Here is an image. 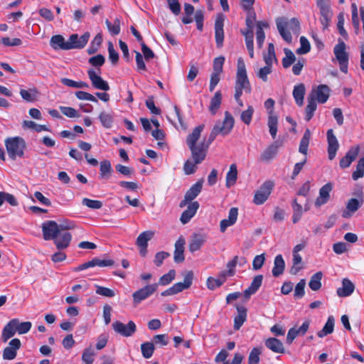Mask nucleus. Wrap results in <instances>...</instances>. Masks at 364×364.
Wrapping results in <instances>:
<instances>
[{
    "label": "nucleus",
    "instance_id": "47",
    "mask_svg": "<svg viewBox=\"0 0 364 364\" xmlns=\"http://www.w3.org/2000/svg\"><path fill=\"white\" fill-rule=\"evenodd\" d=\"M323 273L321 272H317L313 274L309 282V286L312 291H318L321 287V279Z\"/></svg>",
    "mask_w": 364,
    "mask_h": 364
},
{
    "label": "nucleus",
    "instance_id": "37",
    "mask_svg": "<svg viewBox=\"0 0 364 364\" xmlns=\"http://www.w3.org/2000/svg\"><path fill=\"white\" fill-rule=\"evenodd\" d=\"M285 268V262L282 255L275 257L274 261V267L272 269V274L274 277H279L283 274Z\"/></svg>",
    "mask_w": 364,
    "mask_h": 364
},
{
    "label": "nucleus",
    "instance_id": "34",
    "mask_svg": "<svg viewBox=\"0 0 364 364\" xmlns=\"http://www.w3.org/2000/svg\"><path fill=\"white\" fill-rule=\"evenodd\" d=\"M203 129V124L198 125L196 127H195L193 132L187 136L186 144L188 145V147L198 146L196 143L199 139Z\"/></svg>",
    "mask_w": 364,
    "mask_h": 364
},
{
    "label": "nucleus",
    "instance_id": "42",
    "mask_svg": "<svg viewBox=\"0 0 364 364\" xmlns=\"http://www.w3.org/2000/svg\"><path fill=\"white\" fill-rule=\"evenodd\" d=\"M154 235V232L151 230L142 232L136 238V244L138 247H147L148 242L151 240Z\"/></svg>",
    "mask_w": 364,
    "mask_h": 364
},
{
    "label": "nucleus",
    "instance_id": "9",
    "mask_svg": "<svg viewBox=\"0 0 364 364\" xmlns=\"http://www.w3.org/2000/svg\"><path fill=\"white\" fill-rule=\"evenodd\" d=\"M359 198H350L348 200L346 209L342 212L343 218H350L363 204V193L359 194Z\"/></svg>",
    "mask_w": 364,
    "mask_h": 364
},
{
    "label": "nucleus",
    "instance_id": "61",
    "mask_svg": "<svg viewBox=\"0 0 364 364\" xmlns=\"http://www.w3.org/2000/svg\"><path fill=\"white\" fill-rule=\"evenodd\" d=\"M22 126L23 128L34 129L37 132H41L42 131H49V129L46 125L37 124L36 122L31 120H24L23 122Z\"/></svg>",
    "mask_w": 364,
    "mask_h": 364
},
{
    "label": "nucleus",
    "instance_id": "26",
    "mask_svg": "<svg viewBox=\"0 0 364 364\" xmlns=\"http://www.w3.org/2000/svg\"><path fill=\"white\" fill-rule=\"evenodd\" d=\"M236 309L237 315L234 318L233 328L235 331H238L247 319V310L243 305H237Z\"/></svg>",
    "mask_w": 364,
    "mask_h": 364
},
{
    "label": "nucleus",
    "instance_id": "24",
    "mask_svg": "<svg viewBox=\"0 0 364 364\" xmlns=\"http://www.w3.org/2000/svg\"><path fill=\"white\" fill-rule=\"evenodd\" d=\"M193 279V271L187 272L184 275L183 282H177L172 286L176 294L183 291L185 289H189L191 287V286L192 285Z\"/></svg>",
    "mask_w": 364,
    "mask_h": 364
},
{
    "label": "nucleus",
    "instance_id": "8",
    "mask_svg": "<svg viewBox=\"0 0 364 364\" xmlns=\"http://www.w3.org/2000/svg\"><path fill=\"white\" fill-rule=\"evenodd\" d=\"M234 123L235 120L233 117L228 111H226L223 121L215 124L213 127L217 129L219 134L225 136L230 133L233 128Z\"/></svg>",
    "mask_w": 364,
    "mask_h": 364
},
{
    "label": "nucleus",
    "instance_id": "36",
    "mask_svg": "<svg viewBox=\"0 0 364 364\" xmlns=\"http://www.w3.org/2000/svg\"><path fill=\"white\" fill-rule=\"evenodd\" d=\"M114 114L112 111H102L99 114V119L103 127L110 129L114 122Z\"/></svg>",
    "mask_w": 364,
    "mask_h": 364
},
{
    "label": "nucleus",
    "instance_id": "1",
    "mask_svg": "<svg viewBox=\"0 0 364 364\" xmlns=\"http://www.w3.org/2000/svg\"><path fill=\"white\" fill-rule=\"evenodd\" d=\"M237 68L234 97L237 105L243 107V102L240 99L242 92L244 90L245 92L250 94L252 87L247 77L245 62L241 57L237 59Z\"/></svg>",
    "mask_w": 364,
    "mask_h": 364
},
{
    "label": "nucleus",
    "instance_id": "57",
    "mask_svg": "<svg viewBox=\"0 0 364 364\" xmlns=\"http://www.w3.org/2000/svg\"><path fill=\"white\" fill-rule=\"evenodd\" d=\"M95 353L92 346L84 349L82 354V360L85 364H93Z\"/></svg>",
    "mask_w": 364,
    "mask_h": 364
},
{
    "label": "nucleus",
    "instance_id": "63",
    "mask_svg": "<svg viewBox=\"0 0 364 364\" xmlns=\"http://www.w3.org/2000/svg\"><path fill=\"white\" fill-rule=\"evenodd\" d=\"M176 277V271L174 269H170L167 274L161 276L159 280V285L166 286L169 284Z\"/></svg>",
    "mask_w": 364,
    "mask_h": 364
},
{
    "label": "nucleus",
    "instance_id": "14",
    "mask_svg": "<svg viewBox=\"0 0 364 364\" xmlns=\"http://www.w3.org/2000/svg\"><path fill=\"white\" fill-rule=\"evenodd\" d=\"M330 96V88L326 85H319L316 89L312 90L309 97H314L318 103H325Z\"/></svg>",
    "mask_w": 364,
    "mask_h": 364
},
{
    "label": "nucleus",
    "instance_id": "50",
    "mask_svg": "<svg viewBox=\"0 0 364 364\" xmlns=\"http://www.w3.org/2000/svg\"><path fill=\"white\" fill-rule=\"evenodd\" d=\"M105 24L109 32L112 36H117L120 33V20L119 18H115L113 23L110 22L108 19H106Z\"/></svg>",
    "mask_w": 364,
    "mask_h": 364
},
{
    "label": "nucleus",
    "instance_id": "43",
    "mask_svg": "<svg viewBox=\"0 0 364 364\" xmlns=\"http://www.w3.org/2000/svg\"><path fill=\"white\" fill-rule=\"evenodd\" d=\"M307 100L308 104L305 108V120L309 122L312 119L314 112L316 109L317 105L314 97H308Z\"/></svg>",
    "mask_w": 364,
    "mask_h": 364
},
{
    "label": "nucleus",
    "instance_id": "60",
    "mask_svg": "<svg viewBox=\"0 0 364 364\" xmlns=\"http://www.w3.org/2000/svg\"><path fill=\"white\" fill-rule=\"evenodd\" d=\"M292 208L294 210V213L292 215V222L293 223H296L301 218L303 208L301 205L297 203V200L294 199L292 203Z\"/></svg>",
    "mask_w": 364,
    "mask_h": 364
},
{
    "label": "nucleus",
    "instance_id": "10",
    "mask_svg": "<svg viewBox=\"0 0 364 364\" xmlns=\"http://www.w3.org/2000/svg\"><path fill=\"white\" fill-rule=\"evenodd\" d=\"M41 228L45 240H53L60 233L58 224L54 220H47L43 223Z\"/></svg>",
    "mask_w": 364,
    "mask_h": 364
},
{
    "label": "nucleus",
    "instance_id": "58",
    "mask_svg": "<svg viewBox=\"0 0 364 364\" xmlns=\"http://www.w3.org/2000/svg\"><path fill=\"white\" fill-rule=\"evenodd\" d=\"M351 12H352V23L355 29V33L358 34L360 32V21L358 14V8L355 3L351 4Z\"/></svg>",
    "mask_w": 364,
    "mask_h": 364
},
{
    "label": "nucleus",
    "instance_id": "20",
    "mask_svg": "<svg viewBox=\"0 0 364 364\" xmlns=\"http://www.w3.org/2000/svg\"><path fill=\"white\" fill-rule=\"evenodd\" d=\"M282 143L274 141L269 145L261 154L259 160L263 162L271 161L277 154L279 148Z\"/></svg>",
    "mask_w": 364,
    "mask_h": 364
},
{
    "label": "nucleus",
    "instance_id": "62",
    "mask_svg": "<svg viewBox=\"0 0 364 364\" xmlns=\"http://www.w3.org/2000/svg\"><path fill=\"white\" fill-rule=\"evenodd\" d=\"M255 109L252 106L249 105L247 109L242 112L240 115V119L243 123L247 125H249L252 119V116L254 114Z\"/></svg>",
    "mask_w": 364,
    "mask_h": 364
},
{
    "label": "nucleus",
    "instance_id": "56",
    "mask_svg": "<svg viewBox=\"0 0 364 364\" xmlns=\"http://www.w3.org/2000/svg\"><path fill=\"white\" fill-rule=\"evenodd\" d=\"M267 125L269 129V134L272 139H275L277 133L278 127V117L269 116L268 117Z\"/></svg>",
    "mask_w": 364,
    "mask_h": 364
},
{
    "label": "nucleus",
    "instance_id": "48",
    "mask_svg": "<svg viewBox=\"0 0 364 364\" xmlns=\"http://www.w3.org/2000/svg\"><path fill=\"white\" fill-rule=\"evenodd\" d=\"M112 168L109 160H104L100 163V177L101 178L108 179L112 173Z\"/></svg>",
    "mask_w": 364,
    "mask_h": 364
},
{
    "label": "nucleus",
    "instance_id": "41",
    "mask_svg": "<svg viewBox=\"0 0 364 364\" xmlns=\"http://www.w3.org/2000/svg\"><path fill=\"white\" fill-rule=\"evenodd\" d=\"M239 257L235 256L230 261H229L227 264V270L221 271V275L224 276L226 279L227 277H233L235 274V267L238 263Z\"/></svg>",
    "mask_w": 364,
    "mask_h": 364
},
{
    "label": "nucleus",
    "instance_id": "18",
    "mask_svg": "<svg viewBox=\"0 0 364 364\" xmlns=\"http://www.w3.org/2000/svg\"><path fill=\"white\" fill-rule=\"evenodd\" d=\"M114 264V262L112 259H101L97 257H95L92 260L85 262L79 265L78 267H75V271L79 272L95 266L110 267L112 266Z\"/></svg>",
    "mask_w": 364,
    "mask_h": 364
},
{
    "label": "nucleus",
    "instance_id": "40",
    "mask_svg": "<svg viewBox=\"0 0 364 364\" xmlns=\"http://www.w3.org/2000/svg\"><path fill=\"white\" fill-rule=\"evenodd\" d=\"M222 102V94L220 90L217 91L214 96L211 98L209 111L212 115H215L220 108Z\"/></svg>",
    "mask_w": 364,
    "mask_h": 364
},
{
    "label": "nucleus",
    "instance_id": "59",
    "mask_svg": "<svg viewBox=\"0 0 364 364\" xmlns=\"http://www.w3.org/2000/svg\"><path fill=\"white\" fill-rule=\"evenodd\" d=\"M364 176V156L360 158L356 165L355 170L352 173V178L356 181Z\"/></svg>",
    "mask_w": 364,
    "mask_h": 364
},
{
    "label": "nucleus",
    "instance_id": "45",
    "mask_svg": "<svg viewBox=\"0 0 364 364\" xmlns=\"http://www.w3.org/2000/svg\"><path fill=\"white\" fill-rule=\"evenodd\" d=\"M311 135V131L309 129H306L302 138L301 139L299 147V151L302 154H307Z\"/></svg>",
    "mask_w": 364,
    "mask_h": 364
},
{
    "label": "nucleus",
    "instance_id": "64",
    "mask_svg": "<svg viewBox=\"0 0 364 364\" xmlns=\"http://www.w3.org/2000/svg\"><path fill=\"white\" fill-rule=\"evenodd\" d=\"M300 44L301 46L299 48L296 53L299 55L306 54L308 53L311 50V45L308 39L304 37L301 36L300 38Z\"/></svg>",
    "mask_w": 364,
    "mask_h": 364
},
{
    "label": "nucleus",
    "instance_id": "3",
    "mask_svg": "<svg viewBox=\"0 0 364 364\" xmlns=\"http://www.w3.org/2000/svg\"><path fill=\"white\" fill-rule=\"evenodd\" d=\"M5 146L9 156L15 160L17 157L23 156L26 144L22 137L14 136L6 139Z\"/></svg>",
    "mask_w": 364,
    "mask_h": 364
},
{
    "label": "nucleus",
    "instance_id": "22",
    "mask_svg": "<svg viewBox=\"0 0 364 364\" xmlns=\"http://www.w3.org/2000/svg\"><path fill=\"white\" fill-rule=\"evenodd\" d=\"M186 240L183 237L181 236L175 242L173 260L176 263H182L185 260L184 250Z\"/></svg>",
    "mask_w": 364,
    "mask_h": 364
},
{
    "label": "nucleus",
    "instance_id": "46",
    "mask_svg": "<svg viewBox=\"0 0 364 364\" xmlns=\"http://www.w3.org/2000/svg\"><path fill=\"white\" fill-rule=\"evenodd\" d=\"M334 318L333 316L328 317L327 321L323 328L317 333L319 338H323L328 334L333 333L334 328Z\"/></svg>",
    "mask_w": 364,
    "mask_h": 364
},
{
    "label": "nucleus",
    "instance_id": "2",
    "mask_svg": "<svg viewBox=\"0 0 364 364\" xmlns=\"http://www.w3.org/2000/svg\"><path fill=\"white\" fill-rule=\"evenodd\" d=\"M277 27L282 38L287 43H291L292 36L287 28L296 33L300 31V23L296 18H291L287 21L285 18H278L276 20Z\"/></svg>",
    "mask_w": 364,
    "mask_h": 364
},
{
    "label": "nucleus",
    "instance_id": "23",
    "mask_svg": "<svg viewBox=\"0 0 364 364\" xmlns=\"http://www.w3.org/2000/svg\"><path fill=\"white\" fill-rule=\"evenodd\" d=\"M333 189L331 183H327L323 186L319 190V196L316 199L315 206L320 207L326 204L330 199V193Z\"/></svg>",
    "mask_w": 364,
    "mask_h": 364
},
{
    "label": "nucleus",
    "instance_id": "6",
    "mask_svg": "<svg viewBox=\"0 0 364 364\" xmlns=\"http://www.w3.org/2000/svg\"><path fill=\"white\" fill-rule=\"evenodd\" d=\"M158 284L156 283L148 284L139 290L134 291L132 294L133 302L134 306L138 305L142 301L145 300L152 295L157 289Z\"/></svg>",
    "mask_w": 364,
    "mask_h": 364
},
{
    "label": "nucleus",
    "instance_id": "27",
    "mask_svg": "<svg viewBox=\"0 0 364 364\" xmlns=\"http://www.w3.org/2000/svg\"><path fill=\"white\" fill-rule=\"evenodd\" d=\"M205 236L199 233H194L188 244V250L191 252L199 250L205 242Z\"/></svg>",
    "mask_w": 364,
    "mask_h": 364
},
{
    "label": "nucleus",
    "instance_id": "49",
    "mask_svg": "<svg viewBox=\"0 0 364 364\" xmlns=\"http://www.w3.org/2000/svg\"><path fill=\"white\" fill-rule=\"evenodd\" d=\"M226 281V278L221 275V272L219 273L218 279H214L211 277L207 279V287L209 289L213 290L217 287L222 286Z\"/></svg>",
    "mask_w": 364,
    "mask_h": 364
},
{
    "label": "nucleus",
    "instance_id": "32",
    "mask_svg": "<svg viewBox=\"0 0 364 364\" xmlns=\"http://www.w3.org/2000/svg\"><path fill=\"white\" fill-rule=\"evenodd\" d=\"M50 45L55 50H68V48L70 47L68 46V41H65L64 37L60 34L54 35L51 37Z\"/></svg>",
    "mask_w": 364,
    "mask_h": 364
},
{
    "label": "nucleus",
    "instance_id": "55",
    "mask_svg": "<svg viewBox=\"0 0 364 364\" xmlns=\"http://www.w3.org/2000/svg\"><path fill=\"white\" fill-rule=\"evenodd\" d=\"M284 52L285 56L282 58V63L283 67L287 68L296 61V57L293 52L288 48H284Z\"/></svg>",
    "mask_w": 364,
    "mask_h": 364
},
{
    "label": "nucleus",
    "instance_id": "51",
    "mask_svg": "<svg viewBox=\"0 0 364 364\" xmlns=\"http://www.w3.org/2000/svg\"><path fill=\"white\" fill-rule=\"evenodd\" d=\"M292 262L293 265L290 269V273L292 275H296L301 269H303L301 256L299 254H293Z\"/></svg>",
    "mask_w": 364,
    "mask_h": 364
},
{
    "label": "nucleus",
    "instance_id": "53",
    "mask_svg": "<svg viewBox=\"0 0 364 364\" xmlns=\"http://www.w3.org/2000/svg\"><path fill=\"white\" fill-rule=\"evenodd\" d=\"M264 60L266 65L271 66H272L273 61H277L274 46L272 43L268 44V51L264 55Z\"/></svg>",
    "mask_w": 364,
    "mask_h": 364
},
{
    "label": "nucleus",
    "instance_id": "21",
    "mask_svg": "<svg viewBox=\"0 0 364 364\" xmlns=\"http://www.w3.org/2000/svg\"><path fill=\"white\" fill-rule=\"evenodd\" d=\"M72 240V235L69 232H61L53 239V242L58 250L68 248Z\"/></svg>",
    "mask_w": 364,
    "mask_h": 364
},
{
    "label": "nucleus",
    "instance_id": "17",
    "mask_svg": "<svg viewBox=\"0 0 364 364\" xmlns=\"http://www.w3.org/2000/svg\"><path fill=\"white\" fill-rule=\"evenodd\" d=\"M360 151L358 145L351 146L342 157L339 161V166L341 168H346L350 166L353 161L355 160Z\"/></svg>",
    "mask_w": 364,
    "mask_h": 364
},
{
    "label": "nucleus",
    "instance_id": "35",
    "mask_svg": "<svg viewBox=\"0 0 364 364\" xmlns=\"http://www.w3.org/2000/svg\"><path fill=\"white\" fill-rule=\"evenodd\" d=\"M269 24L267 21H259L257 22L256 39L257 45L259 48H262L265 38L264 28H268Z\"/></svg>",
    "mask_w": 364,
    "mask_h": 364
},
{
    "label": "nucleus",
    "instance_id": "25",
    "mask_svg": "<svg viewBox=\"0 0 364 364\" xmlns=\"http://www.w3.org/2000/svg\"><path fill=\"white\" fill-rule=\"evenodd\" d=\"M199 208L198 201H193L188 205L187 208L182 213L180 220L183 224H186L196 215Z\"/></svg>",
    "mask_w": 364,
    "mask_h": 364
},
{
    "label": "nucleus",
    "instance_id": "5",
    "mask_svg": "<svg viewBox=\"0 0 364 364\" xmlns=\"http://www.w3.org/2000/svg\"><path fill=\"white\" fill-rule=\"evenodd\" d=\"M274 182L267 181L262 183L259 188L255 192L253 203L255 205H262L269 198L274 188Z\"/></svg>",
    "mask_w": 364,
    "mask_h": 364
},
{
    "label": "nucleus",
    "instance_id": "4",
    "mask_svg": "<svg viewBox=\"0 0 364 364\" xmlns=\"http://www.w3.org/2000/svg\"><path fill=\"white\" fill-rule=\"evenodd\" d=\"M346 43L343 41L339 43L334 47L333 53L339 63L340 70L343 73H348V54L346 51Z\"/></svg>",
    "mask_w": 364,
    "mask_h": 364
},
{
    "label": "nucleus",
    "instance_id": "54",
    "mask_svg": "<svg viewBox=\"0 0 364 364\" xmlns=\"http://www.w3.org/2000/svg\"><path fill=\"white\" fill-rule=\"evenodd\" d=\"M154 349V343L152 342H145L141 345V354L146 359L150 358L153 355Z\"/></svg>",
    "mask_w": 364,
    "mask_h": 364
},
{
    "label": "nucleus",
    "instance_id": "29",
    "mask_svg": "<svg viewBox=\"0 0 364 364\" xmlns=\"http://www.w3.org/2000/svg\"><path fill=\"white\" fill-rule=\"evenodd\" d=\"M262 280L263 276L262 274H258L255 276L253 278L250 286L244 291V296L248 299H250L251 295L255 294L261 287L262 284Z\"/></svg>",
    "mask_w": 364,
    "mask_h": 364
},
{
    "label": "nucleus",
    "instance_id": "19",
    "mask_svg": "<svg viewBox=\"0 0 364 364\" xmlns=\"http://www.w3.org/2000/svg\"><path fill=\"white\" fill-rule=\"evenodd\" d=\"M188 148L191 152L192 159L195 161L196 164H201L205 160L208 149L207 145L200 143L198 146Z\"/></svg>",
    "mask_w": 364,
    "mask_h": 364
},
{
    "label": "nucleus",
    "instance_id": "38",
    "mask_svg": "<svg viewBox=\"0 0 364 364\" xmlns=\"http://www.w3.org/2000/svg\"><path fill=\"white\" fill-rule=\"evenodd\" d=\"M203 188V181L200 180L194 183L185 193L187 200L191 201L194 200L201 192Z\"/></svg>",
    "mask_w": 364,
    "mask_h": 364
},
{
    "label": "nucleus",
    "instance_id": "31",
    "mask_svg": "<svg viewBox=\"0 0 364 364\" xmlns=\"http://www.w3.org/2000/svg\"><path fill=\"white\" fill-rule=\"evenodd\" d=\"M16 318L11 319L3 328L1 333L2 341L6 343L15 335L16 331Z\"/></svg>",
    "mask_w": 364,
    "mask_h": 364
},
{
    "label": "nucleus",
    "instance_id": "30",
    "mask_svg": "<svg viewBox=\"0 0 364 364\" xmlns=\"http://www.w3.org/2000/svg\"><path fill=\"white\" fill-rule=\"evenodd\" d=\"M355 289L353 283L347 278L342 280V287L338 288L336 293L340 297H346L353 294Z\"/></svg>",
    "mask_w": 364,
    "mask_h": 364
},
{
    "label": "nucleus",
    "instance_id": "15",
    "mask_svg": "<svg viewBox=\"0 0 364 364\" xmlns=\"http://www.w3.org/2000/svg\"><path fill=\"white\" fill-rule=\"evenodd\" d=\"M326 136L328 142V156L329 160H333L336 157L337 151L339 148V144L332 129L327 131Z\"/></svg>",
    "mask_w": 364,
    "mask_h": 364
},
{
    "label": "nucleus",
    "instance_id": "16",
    "mask_svg": "<svg viewBox=\"0 0 364 364\" xmlns=\"http://www.w3.org/2000/svg\"><path fill=\"white\" fill-rule=\"evenodd\" d=\"M21 346V341L18 338H13L10 341L9 346L3 350V359L14 360L17 355V350L20 349Z\"/></svg>",
    "mask_w": 364,
    "mask_h": 364
},
{
    "label": "nucleus",
    "instance_id": "52",
    "mask_svg": "<svg viewBox=\"0 0 364 364\" xmlns=\"http://www.w3.org/2000/svg\"><path fill=\"white\" fill-rule=\"evenodd\" d=\"M38 90L36 88L26 90L21 89L20 90L21 97L26 102H33L37 99Z\"/></svg>",
    "mask_w": 364,
    "mask_h": 364
},
{
    "label": "nucleus",
    "instance_id": "33",
    "mask_svg": "<svg viewBox=\"0 0 364 364\" xmlns=\"http://www.w3.org/2000/svg\"><path fill=\"white\" fill-rule=\"evenodd\" d=\"M264 343L266 347L274 353H284V347L282 342L276 338H269L265 341Z\"/></svg>",
    "mask_w": 364,
    "mask_h": 364
},
{
    "label": "nucleus",
    "instance_id": "13",
    "mask_svg": "<svg viewBox=\"0 0 364 364\" xmlns=\"http://www.w3.org/2000/svg\"><path fill=\"white\" fill-rule=\"evenodd\" d=\"M87 75L94 88L103 91H108L109 90L110 87L108 82L103 80L99 74H97L92 68L87 70Z\"/></svg>",
    "mask_w": 364,
    "mask_h": 364
},
{
    "label": "nucleus",
    "instance_id": "11",
    "mask_svg": "<svg viewBox=\"0 0 364 364\" xmlns=\"http://www.w3.org/2000/svg\"><path fill=\"white\" fill-rule=\"evenodd\" d=\"M89 38L90 33L88 32L84 33L80 37H79L76 33L70 35L69 40L68 41V46L70 47L68 48V50L71 49L83 48L87 43Z\"/></svg>",
    "mask_w": 364,
    "mask_h": 364
},
{
    "label": "nucleus",
    "instance_id": "7",
    "mask_svg": "<svg viewBox=\"0 0 364 364\" xmlns=\"http://www.w3.org/2000/svg\"><path fill=\"white\" fill-rule=\"evenodd\" d=\"M112 326L116 333L124 337L132 336L136 331V326L133 321H129L127 324L116 321Z\"/></svg>",
    "mask_w": 364,
    "mask_h": 364
},
{
    "label": "nucleus",
    "instance_id": "39",
    "mask_svg": "<svg viewBox=\"0 0 364 364\" xmlns=\"http://www.w3.org/2000/svg\"><path fill=\"white\" fill-rule=\"evenodd\" d=\"M304 95L305 86L303 83L294 86L293 90V97L297 105H303Z\"/></svg>",
    "mask_w": 364,
    "mask_h": 364
},
{
    "label": "nucleus",
    "instance_id": "28",
    "mask_svg": "<svg viewBox=\"0 0 364 364\" xmlns=\"http://www.w3.org/2000/svg\"><path fill=\"white\" fill-rule=\"evenodd\" d=\"M320 10L321 18L320 21L322 24L323 29L328 28L333 16V12L331 9L330 5L323 6L318 7Z\"/></svg>",
    "mask_w": 364,
    "mask_h": 364
},
{
    "label": "nucleus",
    "instance_id": "44",
    "mask_svg": "<svg viewBox=\"0 0 364 364\" xmlns=\"http://www.w3.org/2000/svg\"><path fill=\"white\" fill-rule=\"evenodd\" d=\"M237 178V169L235 164H232L230 166V170L226 175L225 186L228 188L233 186Z\"/></svg>",
    "mask_w": 364,
    "mask_h": 364
},
{
    "label": "nucleus",
    "instance_id": "12",
    "mask_svg": "<svg viewBox=\"0 0 364 364\" xmlns=\"http://www.w3.org/2000/svg\"><path fill=\"white\" fill-rule=\"evenodd\" d=\"M224 16L223 14H218L215 21V38L216 46L222 48L224 41Z\"/></svg>",
    "mask_w": 364,
    "mask_h": 364
}]
</instances>
